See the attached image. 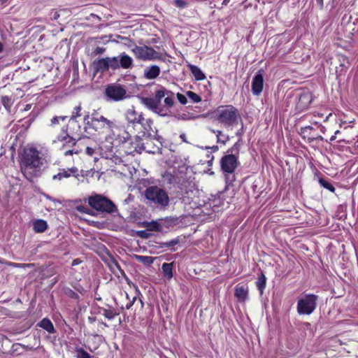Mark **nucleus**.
Returning <instances> with one entry per match:
<instances>
[{
  "instance_id": "680f3d73",
  "label": "nucleus",
  "mask_w": 358,
  "mask_h": 358,
  "mask_svg": "<svg viewBox=\"0 0 358 358\" xmlns=\"http://www.w3.org/2000/svg\"><path fill=\"white\" fill-rule=\"evenodd\" d=\"M317 5L322 9L324 7V0H316Z\"/></svg>"
},
{
  "instance_id": "f704fd0d",
  "label": "nucleus",
  "mask_w": 358,
  "mask_h": 358,
  "mask_svg": "<svg viewBox=\"0 0 358 358\" xmlns=\"http://www.w3.org/2000/svg\"><path fill=\"white\" fill-rule=\"evenodd\" d=\"M212 132L216 134L217 143L225 145L230 139L228 135L224 134L222 131L220 130H211Z\"/></svg>"
},
{
  "instance_id": "7c9ffc66",
  "label": "nucleus",
  "mask_w": 358,
  "mask_h": 358,
  "mask_svg": "<svg viewBox=\"0 0 358 358\" xmlns=\"http://www.w3.org/2000/svg\"><path fill=\"white\" fill-rule=\"evenodd\" d=\"M164 276L170 280L173 278V263H164L162 266Z\"/></svg>"
},
{
  "instance_id": "69168bd1",
  "label": "nucleus",
  "mask_w": 358,
  "mask_h": 358,
  "mask_svg": "<svg viewBox=\"0 0 358 358\" xmlns=\"http://www.w3.org/2000/svg\"><path fill=\"white\" fill-rule=\"evenodd\" d=\"M57 117L58 118V120L59 121H65L67 120L68 117L67 116H57Z\"/></svg>"
},
{
  "instance_id": "5701e85b",
  "label": "nucleus",
  "mask_w": 358,
  "mask_h": 358,
  "mask_svg": "<svg viewBox=\"0 0 358 358\" xmlns=\"http://www.w3.org/2000/svg\"><path fill=\"white\" fill-rule=\"evenodd\" d=\"M234 296L239 301H245L248 297V290L243 285H236L234 289Z\"/></svg>"
},
{
  "instance_id": "f257e3e1",
  "label": "nucleus",
  "mask_w": 358,
  "mask_h": 358,
  "mask_svg": "<svg viewBox=\"0 0 358 358\" xmlns=\"http://www.w3.org/2000/svg\"><path fill=\"white\" fill-rule=\"evenodd\" d=\"M47 162L34 147L24 148L20 156V166L24 178L30 182L41 176Z\"/></svg>"
},
{
  "instance_id": "4468645a",
  "label": "nucleus",
  "mask_w": 358,
  "mask_h": 358,
  "mask_svg": "<svg viewBox=\"0 0 358 358\" xmlns=\"http://www.w3.org/2000/svg\"><path fill=\"white\" fill-rule=\"evenodd\" d=\"M264 75V70L263 69H260L252 78V92L255 96H259L263 90Z\"/></svg>"
},
{
  "instance_id": "9d476101",
  "label": "nucleus",
  "mask_w": 358,
  "mask_h": 358,
  "mask_svg": "<svg viewBox=\"0 0 358 358\" xmlns=\"http://www.w3.org/2000/svg\"><path fill=\"white\" fill-rule=\"evenodd\" d=\"M103 94L107 101H120L127 98V90L120 84L113 83L106 86Z\"/></svg>"
},
{
  "instance_id": "72a5a7b5",
  "label": "nucleus",
  "mask_w": 358,
  "mask_h": 358,
  "mask_svg": "<svg viewBox=\"0 0 358 358\" xmlns=\"http://www.w3.org/2000/svg\"><path fill=\"white\" fill-rule=\"evenodd\" d=\"M78 169L76 167H72L70 169H62L59 173L61 174L62 178H69L71 175L74 176L76 178H78L79 174L78 173Z\"/></svg>"
},
{
  "instance_id": "58836bf2",
  "label": "nucleus",
  "mask_w": 358,
  "mask_h": 358,
  "mask_svg": "<svg viewBox=\"0 0 358 358\" xmlns=\"http://www.w3.org/2000/svg\"><path fill=\"white\" fill-rule=\"evenodd\" d=\"M81 110V105L79 104L78 106H76L72 111L69 120H77V118L82 115Z\"/></svg>"
},
{
  "instance_id": "7ed1b4c3",
  "label": "nucleus",
  "mask_w": 358,
  "mask_h": 358,
  "mask_svg": "<svg viewBox=\"0 0 358 358\" xmlns=\"http://www.w3.org/2000/svg\"><path fill=\"white\" fill-rule=\"evenodd\" d=\"M243 145L241 138H239L234 145L228 149L220 161V169L224 176L226 189L229 185H233L236 180L235 171L240 166L238 160L241 148Z\"/></svg>"
},
{
  "instance_id": "39448f33",
  "label": "nucleus",
  "mask_w": 358,
  "mask_h": 358,
  "mask_svg": "<svg viewBox=\"0 0 358 358\" xmlns=\"http://www.w3.org/2000/svg\"><path fill=\"white\" fill-rule=\"evenodd\" d=\"M93 66L96 72L104 73L110 69L115 71L120 68L131 69L134 64L133 59L125 52H122L116 57H106L96 59L93 62Z\"/></svg>"
},
{
  "instance_id": "4be33fe9",
  "label": "nucleus",
  "mask_w": 358,
  "mask_h": 358,
  "mask_svg": "<svg viewBox=\"0 0 358 358\" xmlns=\"http://www.w3.org/2000/svg\"><path fill=\"white\" fill-rule=\"evenodd\" d=\"M160 73V68L157 65L147 66L144 69V77L149 80H152L158 77Z\"/></svg>"
},
{
  "instance_id": "3c124183",
  "label": "nucleus",
  "mask_w": 358,
  "mask_h": 358,
  "mask_svg": "<svg viewBox=\"0 0 358 358\" xmlns=\"http://www.w3.org/2000/svg\"><path fill=\"white\" fill-rule=\"evenodd\" d=\"M106 51V48L103 47H96L92 52L94 55H102Z\"/></svg>"
},
{
  "instance_id": "864d4df0",
  "label": "nucleus",
  "mask_w": 358,
  "mask_h": 358,
  "mask_svg": "<svg viewBox=\"0 0 358 358\" xmlns=\"http://www.w3.org/2000/svg\"><path fill=\"white\" fill-rule=\"evenodd\" d=\"M313 129V127L312 126H306L305 127H302L301 129L302 134H306L308 131H311Z\"/></svg>"
},
{
  "instance_id": "f8f14e48",
  "label": "nucleus",
  "mask_w": 358,
  "mask_h": 358,
  "mask_svg": "<svg viewBox=\"0 0 358 358\" xmlns=\"http://www.w3.org/2000/svg\"><path fill=\"white\" fill-rule=\"evenodd\" d=\"M135 57L140 60H155L159 59V53L148 45L138 46L132 49Z\"/></svg>"
},
{
  "instance_id": "09e8293b",
  "label": "nucleus",
  "mask_w": 358,
  "mask_h": 358,
  "mask_svg": "<svg viewBox=\"0 0 358 358\" xmlns=\"http://www.w3.org/2000/svg\"><path fill=\"white\" fill-rule=\"evenodd\" d=\"M176 96H177V99H178V101L181 104L185 105V104H186L187 103V99L186 96L184 94H180V93H177Z\"/></svg>"
},
{
  "instance_id": "423d86ee",
  "label": "nucleus",
  "mask_w": 358,
  "mask_h": 358,
  "mask_svg": "<svg viewBox=\"0 0 358 358\" xmlns=\"http://www.w3.org/2000/svg\"><path fill=\"white\" fill-rule=\"evenodd\" d=\"M144 195L148 201L147 204L160 210H164L169 206L170 199L168 193L158 186L154 185L147 187Z\"/></svg>"
},
{
  "instance_id": "aec40b11",
  "label": "nucleus",
  "mask_w": 358,
  "mask_h": 358,
  "mask_svg": "<svg viewBox=\"0 0 358 358\" xmlns=\"http://www.w3.org/2000/svg\"><path fill=\"white\" fill-rule=\"evenodd\" d=\"M106 306L108 308L99 306L97 308L98 313H102L103 315L109 320H113L119 315V313H117L113 306H110L108 304H107Z\"/></svg>"
},
{
  "instance_id": "f03ea898",
  "label": "nucleus",
  "mask_w": 358,
  "mask_h": 358,
  "mask_svg": "<svg viewBox=\"0 0 358 358\" xmlns=\"http://www.w3.org/2000/svg\"><path fill=\"white\" fill-rule=\"evenodd\" d=\"M175 94L159 85L154 97H140L141 103L148 109L161 117L171 115V108L174 105Z\"/></svg>"
},
{
  "instance_id": "6e6552de",
  "label": "nucleus",
  "mask_w": 358,
  "mask_h": 358,
  "mask_svg": "<svg viewBox=\"0 0 358 358\" xmlns=\"http://www.w3.org/2000/svg\"><path fill=\"white\" fill-rule=\"evenodd\" d=\"M88 203L92 208L101 213H107L114 216L119 215L115 204L101 194H96L88 198Z\"/></svg>"
},
{
  "instance_id": "338daca9",
  "label": "nucleus",
  "mask_w": 358,
  "mask_h": 358,
  "mask_svg": "<svg viewBox=\"0 0 358 358\" xmlns=\"http://www.w3.org/2000/svg\"><path fill=\"white\" fill-rule=\"evenodd\" d=\"M57 117L58 118V120L59 121H65L67 120L68 117L67 116H57Z\"/></svg>"
},
{
  "instance_id": "9b49d317",
  "label": "nucleus",
  "mask_w": 358,
  "mask_h": 358,
  "mask_svg": "<svg viewBox=\"0 0 358 358\" xmlns=\"http://www.w3.org/2000/svg\"><path fill=\"white\" fill-rule=\"evenodd\" d=\"M287 99L294 101L295 103V110L300 113L307 109L312 101V96L309 92H291Z\"/></svg>"
},
{
  "instance_id": "a18cd8bd",
  "label": "nucleus",
  "mask_w": 358,
  "mask_h": 358,
  "mask_svg": "<svg viewBox=\"0 0 358 358\" xmlns=\"http://www.w3.org/2000/svg\"><path fill=\"white\" fill-rule=\"evenodd\" d=\"M77 209L80 213H86V214L91 215H95V214L93 213L92 210L89 209L88 208H87L85 206H80L77 207Z\"/></svg>"
},
{
  "instance_id": "6e6d98bb",
  "label": "nucleus",
  "mask_w": 358,
  "mask_h": 358,
  "mask_svg": "<svg viewBox=\"0 0 358 358\" xmlns=\"http://www.w3.org/2000/svg\"><path fill=\"white\" fill-rule=\"evenodd\" d=\"M95 150L94 148H90V147H87L86 148V153L89 155V156H92L94 153Z\"/></svg>"
},
{
  "instance_id": "e433bc0d",
  "label": "nucleus",
  "mask_w": 358,
  "mask_h": 358,
  "mask_svg": "<svg viewBox=\"0 0 358 358\" xmlns=\"http://www.w3.org/2000/svg\"><path fill=\"white\" fill-rule=\"evenodd\" d=\"M1 102L2 105L6 110H10L11 106L13 104V101L11 96H2L1 99Z\"/></svg>"
},
{
  "instance_id": "052dcab7",
  "label": "nucleus",
  "mask_w": 358,
  "mask_h": 358,
  "mask_svg": "<svg viewBox=\"0 0 358 358\" xmlns=\"http://www.w3.org/2000/svg\"><path fill=\"white\" fill-rule=\"evenodd\" d=\"M114 263H115V266L117 267V268L120 271V273H121L122 274H124V271L121 268V267H120V266L119 265V264H118L116 261H115V262H114Z\"/></svg>"
},
{
  "instance_id": "bb28decb",
  "label": "nucleus",
  "mask_w": 358,
  "mask_h": 358,
  "mask_svg": "<svg viewBox=\"0 0 358 358\" xmlns=\"http://www.w3.org/2000/svg\"><path fill=\"white\" fill-rule=\"evenodd\" d=\"M255 284L260 295H262L266 285V278L263 271H261L258 275Z\"/></svg>"
},
{
  "instance_id": "e2e57ef3",
  "label": "nucleus",
  "mask_w": 358,
  "mask_h": 358,
  "mask_svg": "<svg viewBox=\"0 0 358 358\" xmlns=\"http://www.w3.org/2000/svg\"><path fill=\"white\" fill-rule=\"evenodd\" d=\"M52 179L53 180H60L62 178L61 174L59 173L57 175L53 176Z\"/></svg>"
},
{
  "instance_id": "ea45409f",
  "label": "nucleus",
  "mask_w": 358,
  "mask_h": 358,
  "mask_svg": "<svg viewBox=\"0 0 358 358\" xmlns=\"http://www.w3.org/2000/svg\"><path fill=\"white\" fill-rule=\"evenodd\" d=\"M81 138L76 136L71 135L69 134V137H68L67 140L65 141V143L64 144V147L65 146H73L76 145L77 141L80 140Z\"/></svg>"
},
{
  "instance_id": "4d7b16f0",
  "label": "nucleus",
  "mask_w": 358,
  "mask_h": 358,
  "mask_svg": "<svg viewBox=\"0 0 358 358\" xmlns=\"http://www.w3.org/2000/svg\"><path fill=\"white\" fill-rule=\"evenodd\" d=\"M126 134V136H123V139L120 140L122 143H127L128 141H129V134L127 132L124 133Z\"/></svg>"
},
{
  "instance_id": "bf43d9fd",
  "label": "nucleus",
  "mask_w": 358,
  "mask_h": 358,
  "mask_svg": "<svg viewBox=\"0 0 358 358\" xmlns=\"http://www.w3.org/2000/svg\"><path fill=\"white\" fill-rule=\"evenodd\" d=\"M180 138L182 139V141L185 143H188V141H187V138H186V135L185 134L182 133L180 135Z\"/></svg>"
},
{
  "instance_id": "412c9836",
  "label": "nucleus",
  "mask_w": 358,
  "mask_h": 358,
  "mask_svg": "<svg viewBox=\"0 0 358 358\" xmlns=\"http://www.w3.org/2000/svg\"><path fill=\"white\" fill-rule=\"evenodd\" d=\"M143 139H136L134 138V141H131L129 143L134 148V152L137 153H141L142 151L148 150L150 148L149 141H146L145 143L142 142Z\"/></svg>"
},
{
  "instance_id": "c03bdc74",
  "label": "nucleus",
  "mask_w": 358,
  "mask_h": 358,
  "mask_svg": "<svg viewBox=\"0 0 358 358\" xmlns=\"http://www.w3.org/2000/svg\"><path fill=\"white\" fill-rule=\"evenodd\" d=\"M134 234L137 235L138 237L144 239H147L150 237L152 235L147 230H139V231H133Z\"/></svg>"
},
{
  "instance_id": "2f4dec72",
  "label": "nucleus",
  "mask_w": 358,
  "mask_h": 358,
  "mask_svg": "<svg viewBox=\"0 0 358 358\" xmlns=\"http://www.w3.org/2000/svg\"><path fill=\"white\" fill-rule=\"evenodd\" d=\"M134 258L138 262L142 263L145 266H150L154 262V257L150 256H142L134 255Z\"/></svg>"
},
{
  "instance_id": "1a4fd4ad",
  "label": "nucleus",
  "mask_w": 358,
  "mask_h": 358,
  "mask_svg": "<svg viewBox=\"0 0 358 358\" xmlns=\"http://www.w3.org/2000/svg\"><path fill=\"white\" fill-rule=\"evenodd\" d=\"M319 296L314 294H307L300 298L297 302L296 310L299 315H309L317 307Z\"/></svg>"
},
{
  "instance_id": "473e14b6",
  "label": "nucleus",
  "mask_w": 358,
  "mask_h": 358,
  "mask_svg": "<svg viewBox=\"0 0 358 358\" xmlns=\"http://www.w3.org/2000/svg\"><path fill=\"white\" fill-rule=\"evenodd\" d=\"M0 264H6L8 266L14 267V268H33L34 264H20V263H15L11 262H6L3 259L0 258Z\"/></svg>"
},
{
  "instance_id": "37998d69",
  "label": "nucleus",
  "mask_w": 358,
  "mask_h": 358,
  "mask_svg": "<svg viewBox=\"0 0 358 358\" xmlns=\"http://www.w3.org/2000/svg\"><path fill=\"white\" fill-rule=\"evenodd\" d=\"M76 353L77 358H92V357L82 348H77Z\"/></svg>"
},
{
  "instance_id": "ddd939ff",
  "label": "nucleus",
  "mask_w": 358,
  "mask_h": 358,
  "mask_svg": "<svg viewBox=\"0 0 358 358\" xmlns=\"http://www.w3.org/2000/svg\"><path fill=\"white\" fill-rule=\"evenodd\" d=\"M153 121L151 119H145L140 125L141 129L138 131V134L136 135V138L138 139H145L151 141L152 136L155 134V129L154 130L152 127Z\"/></svg>"
},
{
  "instance_id": "8fccbe9b",
  "label": "nucleus",
  "mask_w": 358,
  "mask_h": 358,
  "mask_svg": "<svg viewBox=\"0 0 358 358\" xmlns=\"http://www.w3.org/2000/svg\"><path fill=\"white\" fill-rule=\"evenodd\" d=\"M66 294L71 298V299H79V296L78 294L75 292L74 291H73L72 289H68L66 292Z\"/></svg>"
},
{
  "instance_id": "a19ab883",
  "label": "nucleus",
  "mask_w": 358,
  "mask_h": 358,
  "mask_svg": "<svg viewBox=\"0 0 358 358\" xmlns=\"http://www.w3.org/2000/svg\"><path fill=\"white\" fill-rule=\"evenodd\" d=\"M223 194V192H218L216 194H211V198L209 199V200L213 201L215 203V206L220 205L222 203V201L223 200L222 198H221V196Z\"/></svg>"
},
{
  "instance_id": "a211bd4d",
  "label": "nucleus",
  "mask_w": 358,
  "mask_h": 358,
  "mask_svg": "<svg viewBox=\"0 0 358 358\" xmlns=\"http://www.w3.org/2000/svg\"><path fill=\"white\" fill-rule=\"evenodd\" d=\"M63 132H68L71 135L80 137L83 136L81 132V126L77 120H69L66 127H62Z\"/></svg>"
},
{
  "instance_id": "79ce46f5",
  "label": "nucleus",
  "mask_w": 358,
  "mask_h": 358,
  "mask_svg": "<svg viewBox=\"0 0 358 358\" xmlns=\"http://www.w3.org/2000/svg\"><path fill=\"white\" fill-rule=\"evenodd\" d=\"M186 94L194 103H199L201 101V97L192 91H187Z\"/></svg>"
},
{
  "instance_id": "de8ad7c7",
  "label": "nucleus",
  "mask_w": 358,
  "mask_h": 358,
  "mask_svg": "<svg viewBox=\"0 0 358 358\" xmlns=\"http://www.w3.org/2000/svg\"><path fill=\"white\" fill-rule=\"evenodd\" d=\"M68 137H69V134L62 131V133L57 136V139L58 141H65Z\"/></svg>"
},
{
  "instance_id": "0eeeda50",
  "label": "nucleus",
  "mask_w": 358,
  "mask_h": 358,
  "mask_svg": "<svg viewBox=\"0 0 358 358\" xmlns=\"http://www.w3.org/2000/svg\"><path fill=\"white\" fill-rule=\"evenodd\" d=\"M214 117L225 127H233L238 124L240 118L238 110L232 105L220 106L214 112Z\"/></svg>"
},
{
  "instance_id": "c9c22d12",
  "label": "nucleus",
  "mask_w": 358,
  "mask_h": 358,
  "mask_svg": "<svg viewBox=\"0 0 358 358\" xmlns=\"http://www.w3.org/2000/svg\"><path fill=\"white\" fill-rule=\"evenodd\" d=\"M36 115H35V114L31 115V114L28 117H27L25 118H23V119H21L20 120V122H22V127L24 129H26V130L28 129L30 127V126L31 125V124L36 120Z\"/></svg>"
},
{
  "instance_id": "b1692460",
  "label": "nucleus",
  "mask_w": 358,
  "mask_h": 358,
  "mask_svg": "<svg viewBox=\"0 0 358 358\" xmlns=\"http://www.w3.org/2000/svg\"><path fill=\"white\" fill-rule=\"evenodd\" d=\"M37 326L43 329L44 330L48 331L49 334H55L56 332V330L54 327L52 322L48 317H45V318L42 319L37 324Z\"/></svg>"
},
{
  "instance_id": "4c0bfd02",
  "label": "nucleus",
  "mask_w": 358,
  "mask_h": 358,
  "mask_svg": "<svg viewBox=\"0 0 358 358\" xmlns=\"http://www.w3.org/2000/svg\"><path fill=\"white\" fill-rule=\"evenodd\" d=\"M319 183L322 187L329 190L331 192H334L336 190L335 187L333 186V185L331 182H329L328 180H327L322 178H320L319 179Z\"/></svg>"
},
{
  "instance_id": "13d9d810",
  "label": "nucleus",
  "mask_w": 358,
  "mask_h": 358,
  "mask_svg": "<svg viewBox=\"0 0 358 358\" xmlns=\"http://www.w3.org/2000/svg\"><path fill=\"white\" fill-rule=\"evenodd\" d=\"M314 124L315 125H317V127H318V128H320L321 132H322V133L325 132L326 129L324 126H322V124H318V123L317 122H314Z\"/></svg>"
},
{
  "instance_id": "2eb2a0df",
  "label": "nucleus",
  "mask_w": 358,
  "mask_h": 358,
  "mask_svg": "<svg viewBox=\"0 0 358 358\" xmlns=\"http://www.w3.org/2000/svg\"><path fill=\"white\" fill-rule=\"evenodd\" d=\"M158 130L155 128V134L152 136L151 141L148 140L150 143V148L147 150L148 153L162 154L163 143L164 142L162 136L157 134Z\"/></svg>"
},
{
  "instance_id": "20e7f679",
  "label": "nucleus",
  "mask_w": 358,
  "mask_h": 358,
  "mask_svg": "<svg viewBox=\"0 0 358 358\" xmlns=\"http://www.w3.org/2000/svg\"><path fill=\"white\" fill-rule=\"evenodd\" d=\"M83 123L84 132L90 136L102 134L106 130H112L115 127V122L99 115L97 110H93L91 115L90 112L85 113Z\"/></svg>"
},
{
  "instance_id": "5fc2aeb1",
  "label": "nucleus",
  "mask_w": 358,
  "mask_h": 358,
  "mask_svg": "<svg viewBox=\"0 0 358 358\" xmlns=\"http://www.w3.org/2000/svg\"><path fill=\"white\" fill-rule=\"evenodd\" d=\"M136 296H134V297H133V299H132L129 303H128L126 305L125 308H126L127 309H130V308H131V306L134 305V302L136 301Z\"/></svg>"
},
{
  "instance_id": "774afa93",
  "label": "nucleus",
  "mask_w": 358,
  "mask_h": 358,
  "mask_svg": "<svg viewBox=\"0 0 358 358\" xmlns=\"http://www.w3.org/2000/svg\"><path fill=\"white\" fill-rule=\"evenodd\" d=\"M73 153V150H69L67 151H66L64 152V155L65 156H68V155H72Z\"/></svg>"
},
{
  "instance_id": "f3484780",
  "label": "nucleus",
  "mask_w": 358,
  "mask_h": 358,
  "mask_svg": "<svg viewBox=\"0 0 358 358\" xmlns=\"http://www.w3.org/2000/svg\"><path fill=\"white\" fill-rule=\"evenodd\" d=\"M177 185L179 189L178 192L182 196L188 195L195 189V183L189 179H178Z\"/></svg>"
},
{
  "instance_id": "a878e982",
  "label": "nucleus",
  "mask_w": 358,
  "mask_h": 358,
  "mask_svg": "<svg viewBox=\"0 0 358 358\" xmlns=\"http://www.w3.org/2000/svg\"><path fill=\"white\" fill-rule=\"evenodd\" d=\"M138 226L145 228L147 231H152L159 232L158 220H152L150 222L143 221L138 222Z\"/></svg>"
},
{
  "instance_id": "c85d7f7f",
  "label": "nucleus",
  "mask_w": 358,
  "mask_h": 358,
  "mask_svg": "<svg viewBox=\"0 0 358 358\" xmlns=\"http://www.w3.org/2000/svg\"><path fill=\"white\" fill-rule=\"evenodd\" d=\"M162 182L164 184H167V185L176 184L177 185L178 178H177L175 172H174V173H172L169 171H165L162 174Z\"/></svg>"
},
{
  "instance_id": "c756f323",
  "label": "nucleus",
  "mask_w": 358,
  "mask_h": 358,
  "mask_svg": "<svg viewBox=\"0 0 358 358\" xmlns=\"http://www.w3.org/2000/svg\"><path fill=\"white\" fill-rule=\"evenodd\" d=\"M180 243V238L177 237L167 242L159 243L158 248L162 249L164 248H168L171 251H176L174 246Z\"/></svg>"
},
{
  "instance_id": "49530a36",
  "label": "nucleus",
  "mask_w": 358,
  "mask_h": 358,
  "mask_svg": "<svg viewBox=\"0 0 358 358\" xmlns=\"http://www.w3.org/2000/svg\"><path fill=\"white\" fill-rule=\"evenodd\" d=\"M174 2V5L178 7V8H186L187 6V3L184 1V0H174L173 1Z\"/></svg>"
},
{
  "instance_id": "dca6fc26",
  "label": "nucleus",
  "mask_w": 358,
  "mask_h": 358,
  "mask_svg": "<svg viewBox=\"0 0 358 358\" xmlns=\"http://www.w3.org/2000/svg\"><path fill=\"white\" fill-rule=\"evenodd\" d=\"M179 218L177 217H166L158 219L159 232L165 234L178 224Z\"/></svg>"
},
{
  "instance_id": "6ab92c4d",
  "label": "nucleus",
  "mask_w": 358,
  "mask_h": 358,
  "mask_svg": "<svg viewBox=\"0 0 358 358\" xmlns=\"http://www.w3.org/2000/svg\"><path fill=\"white\" fill-rule=\"evenodd\" d=\"M126 120L128 123L136 126V124L141 125L145 118L142 113L138 114L134 109H129L127 111Z\"/></svg>"
},
{
  "instance_id": "0e129e2a",
  "label": "nucleus",
  "mask_w": 358,
  "mask_h": 358,
  "mask_svg": "<svg viewBox=\"0 0 358 358\" xmlns=\"http://www.w3.org/2000/svg\"><path fill=\"white\" fill-rule=\"evenodd\" d=\"M243 124L242 123V125H243ZM243 127H242L240 130H238V131L236 133V136H239V137H241V136L243 135Z\"/></svg>"
},
{
  "instance_id": "603ef678",
  "label": "nucleus",
  "mask_w": 358,
  "mask_h": 358,
  "mask_svg": "<svg viewBox=\"0 0 358 358\" xmlns=\"http://www.w3.org/2000/svg\"><path fill=\"white\" fill-rule=\"evenodd\" d=\"M59 122H60V121L58 120V118L57 117V116H54V117L50 120V127H54L55 125L59 124Z\"/></svg>"
},
{
  "instance_id": "cd10ccee",
  "label": "nucleus",
  "mask_w": 358,
  "mask_h": 358,
  "mask_svg": "<svg viewBox=\"0 0 358 358\" xmlns=\"http://www.w3.org/2000/svg\"><path fill=\"white\" fill-rule=\"evenodd\" d=\"M188 67L196 80H203L206 79V77L205 74L198 66L193 64H189Z\"/></svg>"
},
{
  "instance_id": "393cba45",
  "label": "nucleus",
  "mask_w": 358,
  "mask_h": 358,
  "mask_svg": "<svg viewBox=\"0 0 358 358\" xmlns=\"http://www.w3.org/2000/svg\"><path fill=\"white\" fill-rule=\"evenodd\" d=\"M48 227V222L44 220L37 219L33 222V229L36 233H43Z\"/></svg>"
}]
</instances>
